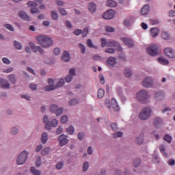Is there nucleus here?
Segmentation results:
<instances>
[{"mask_svg": "<svg viewBox=\"0 0 175 175\" xmlns=\"http://www.w3.org/2000/svg\"><path fill=\"white\" fill-rule=\"evenodd\" d=\"M36 40L44 49H49V47H51L54 43L53 38L44 35L37 36Z\"/></svg>", "mask_w": 175, "mask_h": 175, "instance_id": "nucleus-1", "label": "nucleus"}, {"mask_svg": "<svg viewBox=\"0 0 175 175\" xmlns=\"http://www.w3.org/2000/svg\"><path fill=\"white\" fill-rule=\"evenodd\" d=\"M152 113V109L148 107H146L142 109L141 112L139 114V118L142 121H147Z\"/></svg>", "mask_w": 175, "mask_h": 175, "instance_id": "nucleus-2", "label": "nucleus"}, {"mask_svg": "<svg viewBox=\"0 0 175 175\" xmlns=\"http://www.w3.org/2000/svg\"><path fill=\"white\" fill-rule=\"evenodd\" d=\"M150 98L148 92L146 90H142L137 93V99L141 102V103H147V99Z\"/></svg>", "mask_w": 175, "mask_h": 175, "instance_id": "nucleus-3", "label": "nucleus"}, {"mask_svg": "<svg viewBox=\"0 0 175 175\" xmlns=\"http://www.w3.org/2000/svg\"><path fill=\"white\" fill-rule=\"evenodd\" d=\"M28 155H29V153L27 150L22 151L16 158V164L24 165L28 159Z\"/></svg>", "mask_w": 175, "mask_h": 175, "instance_id": "nucleus-4", "label": "nucleus"}, {"mask_svg": "<svg viewBox=\"0 0 175 175\" xmlns=\"http://www.w3.org/2000/svg\"><path fill=\"white\" fill-rule=\"evenodd\" d=\"M49 111L54 113L57 117H59V116H62L64 113V107H58V105L52 104L49 107Z\"/></svg>", "mask_w": 175, "mask_h": 175, "instance_id": "nucleus-5", "label": "nucleus"}, {"mask_svg": "<svg viewBox=\"0 0 175 175\" xmlns=\"http://www.w3.org/2000/svg\"><path fill=\"white\" fill-rule=\"evenodd\" d=\"M146 51L148 55H151L152 57H155V55L159 54V47L155 44L148 47Z\"/></svg>", "mask_w": 175, "mask_h": 175, "instance_id": "nucleus-6", "label": "nucleus"}, {"mask_svg": "<svg viewBox=\"0 0 175 175\" xmlns=\"http://www.w3.org/2000/svg\"><path fill=\"white\" fill-rule=\"evenodd\" d=\"M142 85L145 88H152L154 87V79L151 77H146L142 81Z\"/></svg>", "mask_w": 175, "mask_h": 175, "instance_id": "nucleus-7", "label": "nucleus"}, {"mask_svg": "<svg viewBox=\"0 0 175 175\" xmlns=\"http://www.w3.org/2000/svg\"><path fill=\"white\" fill-rule=\"evenodd\" d=\"M48 85H46L44 87L45 91H54V90H57V86L55 84H54V80L51 78H49L48 79Z\"/></svg>", "mask_w": 175, "mask_h": 175, "instance_id": "nucleus-8", "label": "nucleus"}, {"mask_svg": "<svg viewBox=\"0 0 175 175\" xmlns=\"http://www.w3.org/2000/svg\"><path fill=\"white\" fill-rule=\"evenodd\" d=\"M29 46L34 53H40V55H44V50L40 46L35 45L33 42H29Z\"/></svg>", "mask_w": 175, "mask_h": 175, "instance_id": "nucleus-9", "label": "nucleus"}, {"mask_svg": "<svg viewBox=\"0 0 175 175\" xmlns=\"http://www.w3.org/2000/svg\"><path fill=\"white\" fill-rule=\"evenodd\" d=\"M58 126V120L53 119L49 123H47L46 126H45L46 131H51V128H55Z\"/></svg>", "mask_w": 175, "mask_h": 175, "instance_id": "nucleus-10", "label": "nucleus"}, {"mask_svg": "<svg viewBox=\"0 0 175 175\" xmlns=\"http://www.w3.org/2000/svg\"><path fill=\"white\" fill-rule=\"evenodd\" d=\"M58 142L59 143V146L62 147L66 145L68 142H69V140L68 139V136L65 135L64 134H62L59 136Z\"/></svg>", "mask_w": 175, "mask_h": 175, "instance_id": "nucleus-11", "label": "nucleus"}, {"mask_svg": "<svg viewBox=\"0 0 175 175\" xmlns=\"http://www.w3.org/2000/svg\"><path fill=\"white\" fill-rule=\"evenodd\" d=\"M164 53L165 55L168 57V58H175V52L173 49L170 47L165 48L164 49Z\"/></svg>", "mask_w": 175, "mask_h": 175, "instance_id": "nucleus-12", "label": "nucleus"}, {"mask_svg": "<svg viewBox=\"0 0 175 175\" xmlns=\"http://www.w3.org/2000/svg\"><path fill=\"white\" fill-rule=\"evenodd\" d=\"M107 46L108 47H118V51H120V53H121V51H122V48L121 47V45H120V44L118 42H117L116 41H114V40L108 41Z\"/></svg>", "mask_w": 175, "mask_h": 175, "instance_id": "nucleus-13", "label": "nucleus"}, {"mask_svg": "<svg viewBox=\"0 0 175 175\" xmlns=\"http://www.w3.org/2000/svg\"><path fill=\"white\" fill-rule=\"evenodd\" d=\"M0 87L3 88V90H9V88H10V83L8 80L1 78L0 79Z\"/></svg>", "mask_w": 175, "mask_h": 175, "instance_id": "nucleus-14", "label": "nucleus"}, {"mask_svg": "<svg viewBox=\"0 0 175 175\" xmlns=\"http://www.w3.org/2000/svg\"><path fill=\"white\" fill-rule=\"evenodd\" d=\"M103 18L105 20H111V18H113L114 17V10H108L103 15Z\"/></svg>", "mask_w": 175, "mask_h": 175, "instance_id": "nucleus-15", "label": "nucleus"}, {"mask_svg": "<svg viewBox=\"0 0 175 175\" xmlns=\"http://www.w3.org/2000/svg\"><path fill=\"white\" fill-rule=\"evenodd\" d=\"M18 16L20 17V18H22V20H25V21H31V17H29V16H28V14H27V13H25L24 11H20L18 13Z\"/></svg>", "mask_w": 175, "mask_h": 175, "instance_id": "nucleus-16", "label": "nucleus"}, {"mask_svg": "<svg viewBox=\"0 0 175 175\" xmlns=\"http://www.w3.org/2000/svg\"><path fill=\"white\" fill-rule=\"evenodd\" d=\"M159 150L161 154H163V157L165 158H169V154L166 152V146H165L163 144H161L159 146Z\"/></svg>", "mask_w": 175, "mask_h": 175, "instance_id": "nucleus-17", "label": "nucleus"}, {"mask_svg": "<svg viewBox=\"0 0 175 175\" xmlns=\"http://www.w3.org/2000/svg\"><path fill=\"white\" fill-rule=\"evenodd\" d=\"M120 40H122L124 44L129 46V47L133 46V41L129 38H120Z\"/></svg>", "mask_w": 175, "mask_h": 175, "instance_id": "nucleus-18", "label": "nucleus"}, {"mask_svg": "<svg viewBox=\"0 0 175 175\" xmlns=\"http://www.w3.org/2000/svg\"><path fill=\"white\" fill-rule=\"evenodd\" d=\"M133 21H135V17L130 16L124 21V25L125 27H131L133 23Z\"/></svg>", "mask_w": 175, "mask_h": 175, "instance_id": "nucleus-19", "label": "nucleus"}, {"mask_svg": "<svg viewBox=\"0 0 175 175\" xmlns=\"http://www.w3.org/2000/svg\"><path fill=\"white\" fill-rule=\"evenodd\" d=\"M165 98V93L163 92H157L154 94V99L157 100H163Z\"/></svg>", "mask_w": 175, "mask_h": 175, "instance_id": "nucleus-20", "label": "nucleus"}, {"mask_svg": "<svg viewBox=\"0 0 175 175\" xmlns=\"http://www.w3.org/2000/svg\"><path fill=\"white\" fill-rule=\"evenodd\" d=\"M40 140L42 144H46L49 142V134L46 132H43L41 135Z\"/></svg>", "mask_w": 175, "mask_h": 175, "instance_id": "nucleus-21", "label": "nucleus"}, {"mask_svg": "<svg viewBox=\"0 0 175 175\" xmlns=\"http://www.w3.org/2000/svg\"><path fill=\"white\" fill-rule=\"evenodd\" d=\"M62 61H64V62H69V61H70V55L68 51H64L63 55H62Z\"/></svg>", "mask_w": 175, "mask_h": 175, "instance_id": "nucleus-22", "label": "nucleus"}, {"mask_svg": "<svg viewBox=\"0 0 175 175\" xmlns=\"http://www.w3.org/2000/svg\"><path fill=\"white\" fill-rule=\"evenodd\" d=\"M107 64L109 65V66H114V65L117 64V60L114 57H109L107 61Z\"/></svg>", "mask_w": 175, "mask_h": 175, "instance_id": "nucleus-23", "label": "nucleus"}, {"mask_svg": "<svg viewBox=\"0 0 175 175\" xmlns=\"http://www.w3.org/2000/svg\"><path fill=\"white\" fill-rule=\"evenodd\" d=\"M144 142V137L143 136V134H140L135 138V143L136 144H138V146H141V144H143Z\"/></svg>", "mask_w": 175, "mask_h": 175, "instance_id": "nucleus-24", "label": "nucleus"}, {"mask_svg": "<svg viewBox=\"0 0 175 175\" xmlns=\"http://www.w3.org/2000/svg\"><path fill=\"white\" fill-rule=\"evenodd\" d=\"M111 107L114 111H120V106H118L117 100H116L114 98L111 99Z\"/></svg>", "mask_w": 175, "mask_h": 175, "instance_id": "nucleus-25", "label": "nucleus"}, {"mask_svg": "<svg viewBox=\"0 0 175 175\" xmlns=\"http://www.w3.org/2000/svg\"><path fill=\"white\" fill-rule=\"evenodd\" d=\"M150 35L152 38H157L159 35V29L153 27L150 29Z\"/></svg>", "mask_w": 175, "mask_h": 175, "instance_id": "nucleus-26", "label": "nucleus"}, {"mask_svg": "<svg viewBox=\"0 0 175 175\" xmlns=\"http://www.w3.org/2000/svg\"><path fill=\"white\" fill-rule=\"evenodd\" d=\"M88 10L90 13H95L96 12V5L94 3H90L88 4Z\"/></svg>", "mask_w": 175, "mask_h": 175, "instance_id": "nucleus-27", "label": "nucleus"}, {"mask_svg": "<svg viewBox=\"0 0 175 175\" xmlns=\"http://www.w3.org/2000/svg\"><path fill=\"white\" fill-rule=\"evenodd\" d=\"M18 127L17 126H12L10 130V133L12 136H16V135H18Z\"/></svg>", "mask_w": 175, "mask_h": 175, "instance_id": "nucleus-28", "label": "nucleus"}, {"mask_svg": "<svg viewBox=\"0 0 175 175\" xmlns=\"http://www.w3.org/2000/svg\"><path fill=\"white\" fill-rule=\"evenodd\" d=\"M148 12H150V5H145L142 9L141 14L143 16H146V14H147L148 13Z\"/></svg>", "mask_w": 175, "mask_h": 175, "instance_id": "nucleus-29", "label": "nucleus"}, {"mask_svg": "<svg viewBox=\"0 0 175 175\" xmlns=\"http://www.w3.org/2000/svg\"><path fill=\"white\" fill-rule=\"evenodd\" d=\"M8 80H9L10 83H11V84H16V75H14V74H11L9 75L7 77Z\"/></svg>", "mask_w": 175, "mask_h": 175, "instance_id": "nucleus-30", "label": "nucleus"}, {"mask_svg": "<svg viewBox=\"0 0 175 175\" xmlns=\"http://www.w3.org/2000/svg\"><path fill=\"white\" fill-rule=\"evenodd\" d=\"M159 64L161 65H169V61L166 59L165 57H161L157 59Z\"/></svg>", "mask_w": 175, "mask_h": 175, "instance_id": "nucleus-31", "label": "nucleus"}, {"mask_svg": "<svg viewBox=\"0 0 175 175\" xmlns=\"http://www.w3.org/2000/svg\"><path fill=\"white\" fill-rule=\"evenodd\" d=\"M124 74L126 77H131L132 75H133V72H132V70L129 68H125L124 70Z\"/></svg>", "mask_w": 175, "mask_h": 175, "instance_id": "nucleus-32", "label": "nucleus"}, {"mask_svg": "<svg viewBox=\"0 0 175 175\" xmlns=\"http://www.w3.org/2000/svg\"><path fill=\"white\" fill-rule=\"evenodd\" d=\"M88 47H90V49H95V50L98 49V46L94 45L92 43V40L88 39L86 42Z\"/></svg>", "mask_w": 175, "mask_h": 175, "instance_id": "nucleus-33", "label": "nucleus"}, {"mask_svg": "<svg viewBox=\"0 0 175 175\" xmlns=\"http://www.w3.org/2000/svg\"><path fill=\"white\" fill-rule=\"evenodd\" d=\"M107 6L109 8H116L117 7V2L113 0H107Z\"/></svg>", "mask_w": 175, "mask_h": 175, "instance_id": "nucleus-34", "label": "nucleus"}, {"mask_svg": "<svg viewBox=\"0 0 175 175\" xmlns=\"http://www.w3.org/2000/svg\"><path fill=\"white\" fill-rule=\"evenodd\" d=\"M13 44L16 50H23V44L17 40H14Z\"/></svg>", "mask_w": 175, "mask_h": 175, "instance_id": "nucleus-35", "label": "nucleus"}, {"mask_svg": "<svg viewBox=\"0 0 175 175\" xmlns=\"http://www.w3.org/2000/svg\"><path fill=\"white\" fill-rule=\"evenodd\" d=\"M31 173L33 175H41L42 172L38 169H36L35 167H31L30 168Z\"/></svg>", "mask_w": 175, "mask_h": 175, "instance_id": "nucleus-36", "label": "nucleus"}, {"mask_svg": "<svg viewBox=\"0 0 175 175\" xmlns=\"http://www.w3.org/2000/svg\"><path fill=\"white\" fill-rule=\"evenodd\" d=\"M122 136H124V133H122V131H117L112 134V137H113V139H118V137H122Z\"/></svg>", "mask_w": 175, "mask_h": 175, "instance_id": "nucleus-37", "label": "nucleus"}, {"mask_svg": "<svg viewBox=\"0 0 175 175\" xmlns=\"http://www.w3.org/2000/svg\"><path fill=\"white\" fill-rule=\"evenodd\" d=\"M155 126H159L162 124V118L161 117H156L154 120Z\"/></svg>", "mask_w": 175, "mask_h": 175, "instance_id": "nucleus-38", "label": "nucleus"}, {"mask_svg": "<svg viewBox=\"0 0 175 175\" xmlns=\"http://www.w3.org/2000/svg\"><path fill=\"white\" fill-rule=\"evenodd\" d=\"M170 38V34L167 31H163L161 33V38L164 40H169V38Z\"/></svg>", "mask_w": 175, "mask_h": 175, "instance_id": "nucleus-39", "label": "nucleus"}, {"mask_svg": "<svg viewBox=\"0 0 175 175\" xmlns=\"http://www.w3.org/2000/svg\"><path fill=\"white\" fill-rule=\"evenodd\" d=\"M51 151V149L49 147H46L41 150V154L44 157L45 155L50 154Z\"/></svg>", "mask_w": 175, "mask_h": 175, "instance_id": "nucleus-40", "label": "nucleus"}, {"mask_svg": "<svg viewBox=\"0 0 175 175\" xmlns=\"http://www.w3.org/2000/svg\"><path fill=\"white\" fill-rule=\"evenodd\" d=\"M69 106H76L79 105V100L77 98H72L68 102Z\"/></svg>", "mask_w": 175, "mask_h": 175, "instance_id": "nucleus-41", "label": "nucleus"}, {"mask_svg": "<svg viewBox=\"0 0 175 175\" xmlns=\"http://www.w3.org/2000/svg\"><path fill=\"white\" fill-rule=\"evenodd\" d=\"M51 18H53V20L57 21L58 20V13H57V11L55 10H52L51 12Z\"/></svg>", "mask_w": 175, "mask_h": 175, "instance_id": "nucleus-42", "label": "nucleus"}, {"mask_svg": "<svg viewBox=\"0 0 175 175\" xmlns=\"http://www.w3.org/2000/svg\"><path fill=\"white\" fill-rule=\"evenodd\" d=\"M65 84V79L63 78L60 79L59 81L55 85L57 88H61V87H63V85Z\"/></svg>", "mask_w": 175, "mask_h": 175, "instance_id": "nucleus-43", "label": "nucleus"}, {"mask_svg": "<svg viewBox=\"0 0 175 175\" xmlns=\"http://www.w3.org/2000/svg\"><path fill=\"white\" fill-rule=\"evenodd\" d=\"M59 13L62 16H68V12L64 8H58Z\"/></svg>", "mask_w": 175, "mask_h": 175, "instance_id": "nucleus-44", "label": "nucleus"}, {"mask_svg": "<svg viewBox=\"0 0 175 175\" xmlns=\"http://www.w3.org/2000/svg\"><path fill=\"white\" fill-rule=\"evenodd\" d=\"M66 131L69 135H73V133H75V127L73 126H70L66 129Z\"/></svg>", "mask_w": 175, "mask_h": 175, "instance_id": "nucleus-45", "label": "nucleus"}, {"mask_svg": "<svg viewBox=\"0 0 175 175\" xmlns=\"http://www.w3.org/2000/svg\"><path fill=\"white\" fill-rule=\"evenodd\" d=\"M27 6L28 8H37L38 4L33 1H29V2L27 3Z\"/></svg>", "mask_w": 175, "mask_h": 175, "instance_id": "nucleus-46", "label": "nucleus"}, {"mask_svg": "<svg viewBox=\"0 0 175 175\" xmlns=\"http://www.w3.org/2000/svg\"><path fill=\"white\" fill-rule=\"evenodd\" d=\"M89 167H90V163H88V161L84 162L82 165L83 172H87Z\"/></svg>", "mask_w": 175, "mask_h": 175, "instance_id": "nucleus-47", "label": "nucleus"}, {"mask_svg": "<svg viewBox=\"0 0 175 175\" xmlns=\"http://www.w3.org/2000/svg\"><path fill=\"white\" fill-rule=\"evenodd\" d=\"M153 159H154V163H159V157L157 154V150H154V152Z\"/></svg>", "mask_w": 175, "mask_h": 175, "instance_id": "nucleus-48", "label": "nucleus"}, {"mask_svg": "<svg viewBox=\"0 0 175 175\" xmlns=\"http://www.w3.org/2000/svg\"><path fill=\"white\" fill-rule=\"evenodd\" d=\"M36 166L37 167H40L41 165H42V157L40 156H38L37 157L36 161Z\"/></svg>", "mask_w": 175, "mask_h": 175, "instance_id": "nucleus-49", "label": "nucleus"}, {"mask_svg": "<svg viewBox=\"0 0 175 175\" xmlns=\"http://www.w3.org/2000/svg\"><path fill=\"white\" fill-rule=\"evenodd\" d=\"M110 126L111 129L115 132H117V131H118V126L117 125V123L111 122Z\"/></svg>", "mask_w": 175, "mask_h": 175, "instance_id": "nucleus-50", "label": "nucleus"}, {"mask_svg": "<svg viewBox=\"0 0 175 175\" xmlns=\"http://www.w3.org/2000/svg\"><path fill=\"white\" fill-rule=\"evenodd\" d=\"M5 28L6 29H8V31H10L11 32H14V27L10 24H5L4 25Z\"/></svg>", "mask_w": 175, "mask_h": 175, "instance_id": "nucleus-51", "label": "nucleus"}, {"mask_svg": "<svg viewBox=\"0 0 175 175\" xmlns=\"http://www.w3.org/2000/svg\"><path fill=\"white\" fill-rule=\"evenodd\" d=\"M30 13L31 14H36V13H40V10H39V8L33 7L30 10Z\"/></svg>", "mask_w": 175, "mask_h": 175, "instance_id": "nucleus-52", "label": "nucleus"}, {"mask_svg": "<svg viewBox=\"0 0 175 175\" xmlns=\"http://www.w3.org/2000/svg\"><path fill=\"white\" fill-rule=\"evenodd\" d=\"M97 95L98 98H102L103 96H105V90L99 89Z\"/></svg>", "mask_w": 175, "mask_h": 175, "instance_id": "nucleus-53", "label": "nucleus"}, {"mask_svg": "<svg viewBox=\"0 0 175 175\" xmlns=\"http://www.w3.org/2000/svg\"><path fill=\"white\" fill-rule=\"evenodd\" d=\"M88 32H90V31L88 30V27H85L83 30H82V37L83 38H85V36H87V35H88Z\"/></svg>", "mask_w": 175, "mask_h": 175, "instance_id": "nucleus-54", "label": "nucleus"}, {"mask_svg": "<svg viewBox=\"0 0 175 175\" xmlns=\"http://www.w3.org/2000/svg\"><path fill=\"white\" fill-rule=\"evenodd\" d=\"M78 46L81 50V53L82 54H85V46H84V44L80 43V44H79Z\"/></svg>", "mask_w": 175, "mask_h": 175, "instance_id": "nucleus-55", "label": "nucleus"}, {"mask_svg": "<svg viewBox=\"0 0 175 175\" xmlns=\"http://www.w3.org/2000/svg\"><path fill=\"white\" fill-rule=\"evenodd\" d=\"M85 137V133L79 132L78 133V140H83Z\"/></svg>", "mask_w": 175, "mask_h": 175, "instance_id": "nucleus-56", "label": "nucleus"}, {"mask_svg": "<svg viewBox=\"0 0 175 175\" xmlns=\"http://www.w3.org/2000/svg\"><path fill=\"white\" fill-rule=\"evenodd\" d=\"M164 140L167 142V143H169V144H170V143H172V137H170L169 134H166L164 136Z\"/></svg>", "mask_w": 175, "mask_h": 175, "instance_id": "nucleus-57", "label": "nucleus"}, {"mask_svg": "<svg viewBox=\"0 0 175 175\" xmlns=\"http://www.w3.org/2000/svg\"><path fill=\"white\" fill-rule=\"evenodd\" d=\"M55 167L57 170H61V169L64 167V162L59 161L57 164H56Z\"/></svg>", "mask_w": 175, "mask_h": 175, "instance_id": "nucleus-58", "label": "nucleus"}, {"mask_svg": "<svg viewBox=\"0 0 175 175\" xmlns=\"http://www.w3.org/2000/svg\"><path fill=\"white\" fill-rule=\"evenodd\" d=\"M29 87L32 91H36L38 90V85L36 83H30Z\"/></svg>", "mask_w": 175, "mask_h": 175, "instance_id": "nucleus-59", "label": "nucleus"}, {"mask_svg": "<svg viewBox=\"0 0 175 175\" xmlns=\"http://www.w3.org/2000/svg\"><path fill=\"white\" fill-rule=\"evenodd\" d=\"M61 122L62 124H66L68 122V116L64 115L61 117Z\"/></svg>", "mask_w": 175, "mask_h": 175, "instance_id": "nucleus-60", "label": "nucleus"}, {"mask_svg": "<svg viewBox=\"0 0 175 175\" xmlns=\"http://www.w3.org/2000/svg\"><path fill=\"white\" fill-rule=\"evenodd\" d=\"M142 162V160H140V159L137 158V159H135L134 161H133V163H134V166L135 167H137V166H139V165H140Z\"/></svg>", "mask_w": 175, "mask_h": 175, "instance_id": "nucleus-61", "label": "nucleus"}, {"mask_svg": "<svg viewBox=\"0 0 175 175\" xmlns=\"http://www.w3.org/2000/svg\"><path fill=\"white\" fill-rule=\"evenodd\" d=\"M107 40L106 38H101V47H105L106 45L107 46Z\"/></svg>", "mask_w": 175, "mask_h": 175, "instance_id": "nucleus-62", "label": "nucleus"}, {"mask_svg": "<svg viewBox=\"0 0 175 175\" xmlns=\"http://www.w3.org/2000/svg\"><path fill=\"white\" fill-rule=\"evenodd\" d=\"M76 75V68H72L70 69L69 70V75L72 76V77H73V76H75Z\"/></svg>", "mask_w": 175, "mask_h": 175, "instance_id": "nucleus-63", "label": "nucleus"}, {"mask_svg": "<svg viewBox=\"0 0 175 175\" xmlns=\"http://www.w3.org/2000/svg\"><path fill=\"white\" fill-rule=\"evenodd\" d=\"M21 98H23V99H25L26 100H28V101L31 100V96H29L28 94H22Z\"/></svg>", "mask_w": 175, "mask_h": 175, "instance_id": "nucleus-64", "label": "nucleus"}]
</instances>
